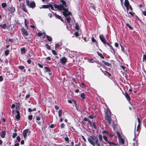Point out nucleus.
I'll return each instance as SVG.
<instances>
[{"mask_svg":"<svg viewBox=\"0 0 146 146\" xmlns=\"http://www.w3.org/2000/svg\"><path fill=\"white\" fill-rule=\"evenodd\" d=\"M89 142L93 146H95L96 144H97L98 142V140L97 137L94 135L90 136L88 138Z\"/></svg>","mask_w":146,"mask_h":146,"instance_id":"nucleus-1","label":"nucleus"},{"mask_svg":"<svg viewBox=\"0 0 146 146\" xmlns=\"http://www.w3.org/2000/svg\"><path fill=\"white\" fill-rule=\"evenodd\" d=\"M104 112L106 114L105 119L107 121L108 123L110 125L111 123V113L109 110L107 109L105 110Z\"/></svg>","mask_w":146,"mask_h":146,"instance_id":"nucleus-2","label":"nucleus"},{"mask_svg":"<svg viewBox=\"0 0 146 146\" xmlns=\"http://www.w3.org/2000/svg\"><path fill=\"white\" fill-rule=\"evenodd\" d=\"M57 9L60 11L62 10L64 11L62 13L63 15L65 17H66L69 15H72L71 13L68 11L67 9L65 8L64 7V6H63L62 5H59Z\"/></svg>","mask_w":146,"mask_h":146,"instance_id":"nucleus-3","label":"nucleus"},{"mask_svg":"<svg viewBox=\"0 0 146 146\" xmlns=\"http://www.w3.org/2000/svg\"><path fill=\"white\" fill-rule=\"evenodd\" d=\"M99 38L102 42H103L104 45L107 44L109 47L111 45L106 40L104 35L103 34L100 35L99 36Z\"/></svg>","mask_w":146,"mask_h":146,"instance_id":"nucleus-4","label":"nucleus"},{"mask_svg":"<svg viewBox=\"0 0 146 146\" xmlns=\"http://www.w3.org/2000/svg\"><path fill=\"white\" fill-rule=\"evenodd\" d=\"M27 5L29 7L33 9L34 8L36 7V4L34 1H32L29 3V1L27 0L26 1Z\"/></svg>","mask_w":146,"mask_h":146,"instance_id":"nucleus-5","label":"nucleus"},{"mask_svg":"<svg viewBox=\"0 0 146 146\" xmlns=\"http://www.w3.org/2000/svg\"><path fill=\"white\" fill-rule=\"evenodd\" d=\"M67 58L65 57H63L60 59L59 62L63 65L65 64L67 62Z\"/></svg>","mask_w":146,"mask_h":146,"instance_id":"nucleus-6","label":"nucleus"},{"mask_svg":"<svg viewBox=\"0 0 146 146\" xmlns=\"http://www.w3.org/2000/svg\"><path fill=\"white\" fill-rule=\"evenodd\" d=\"M28 132H29V134H30L31 133V131H29V129H27L23 131V135L24 138H26L27 134Z\"/></svg>","mask_w":146,"mask_h":146,"instance_id":"nucleus-7","label":"nucleus"},{"mask_svg":"<svg viewBox=\"0 0 146 146\" xmlns=\"http://www.w3.org/2000/svg\"><path fill=\"white\" fill-rule=\"evenodd\" d=\"M123 94L125 96L127 100L130 103V101L131 100V98L129 95L128 94L127 92H125V93H123Z\"/></svg>","mask_w":146,"mask_h":146,"instance_id":"nucleus-8","label":"nucleus"},{"mask_svg":"<svg viewBox=\"0 0 146 146\" xmlns=\"http://www.w3.org/2000/svg\"><path fill=\"white\" fill-rule=\"evenodd\" d=\"M20 7L21 9H22L24 12L27 13L28 10L26 8V6L24 3H23L22 5H20Z\"/></svg>","mask_w":146,"mask_h":146,"instance_id":"nucleus-9","label":"nucleus"},{"mask_svg":"<svg viewBox=\"0 0 146 146\" xmlns=\"http://www.w3.org/2000/svg\"><path fill=\"white\" fill-rule=\"evenodd\" d=\"M21 31L22 34L26 36L28 35V34L27 31L24 28H22L21 29Z\"/></svg>","mask_w":146,"mask_h":146,"instance_id":"nucleus-10","label":"nucleus"},{"mask_svg":"<svg viewBox=\"0 0 146 146\" xmlns=\"http://www.w3.org/2000/svg\"><path fill=\"white\" fill-rule=\"evenodd\" d=\"M16 112L17 113V115L15 116V117L16 119L19 120L20 118V113L19 110H16Z\"/></svg>","mask_w":146,"mask_h":146,"instance_id":"nucleus-11","label":"nucleus"},{"mask_svg":"<svg viewBox=\"0 0 146 146\" xmlns=\"http://www.w3.org/2000/svg\"><path fill=\"white\" fill-rule=\"evenodd\" d=\"M55 16L58 19L60 20L62 22H64V20L62 18L60 15L55 13L54 14Z\"/></svg>","mask_w":146,"mask_h":146,"instance_id":"nucleus-12","label":"nucleus"},{"mask_svg":"<svg viewBox=\"0 0 146 146\" xmlns=\"http://www.w3.org/2000/svg\"><path fill=\"white\" fill-rule=\"evenodd\" d=\"M8 11L10 13H13L15 11V9L14 7H11L9 9Z\"/></svg>","mask_w":146,"mask_h":146,"instance_id":"nucleus-13","label":"nucleus"},{"mask_svg":"<svg viewBox=\"0 0 146 146\" xmlns=\"http://www.w3.org/2000/svg\"><path fill=\"white\" fill-rule=\"evenodd\" d=\"M44 68L45 69V72H48L49 74L50 75L52 73H50L51 70L48 67L46 66H45Z\"/></svg>","mask_w":146,"mask_h":146,"instance_id":"nucleus-14","label":"nucleus"},{"mask_svg":"<svg viewBox=\"0 0 146 146\" xmlns=\"http://www.w3.org/2000/svg\"><path fill=\"white\" fill-rule=\"evenodd\" d=\"M6 134V132L5 131H2L0 135L1 137L2 138H4L5 137Z\"/></svg>","mask_w":146,"mask_h":146,"instance_id":"nucleus-15","label":"nucleus"},{"mask_svg":"<svg viewBox=\"0 0 146 146\" xmlns=\"http://www.w3.org/2000/svg\"><path fill=\"white\" fill-rule=\"evenodd\" d=\"M91 41L92 42H95L96 44V46L97 47L98 46V44L97 42V41L96 40V39L94 38L93 37H92L91 38Z\"/></svg>","mask_w":146,"mask_h":146,"instance_id":"nucleus-16","label":"nucleus"},{"mask_svg":"<svg viewBox=\"0 0 146 146\" xmlns=\"http://www.w3.org/2000/svg\"><path fill=\"white\" fill-rule=\"evenodd\" d=\"M16 110H19V111L21 107V105L19 103H16Z\"/></svg>","mask_w":146,"mask_h":146,"instance_id":"nucleus-17","label":"nucleus"},{"mask_svg":"<svg viewBox=\"0 0 146 146\" xmlns=\"http://www.w3.org/2000/svg\"><path fill=\"white\" fill-rule=\"evenodd\" d=\"M60 2L62 3V6H64V7H67V5L66 2L64 0H61Z\"/></svg>","mask_w":146,"mask_h":146,"instance_id":"nucleus-18","label":"nucleus"},{"mask_svg":"<svg viewBox=\"0 0 146 146\" xmlns=\"http://www.w3.org/2000/svg\"><path fill=\"white\" fill-rule=\"evenodd\" d=\"M124 5L126 7H127L130 5L128 0H125Z\"/></svg>","mask_w":146,"mask_h":146,"instance_id":"nucleus-19","label":"nucleus"},{"mask_svg":"<svg viewBox=\"0 0 146 146\" xmlns=\"http://www.w3.org/2000/svg\"><path fill=\"white\" fill-rule=\"evenodd\" d=\"M119 142L120 144H123L124 143V139L121 138V137H120V138H119Z\"/></svg>","mask_w":146,"mask_h":146,"instance_id":"nucleus-20","label":"nucleus"},{"mask_svg":"<svg viewBox=\"0 0 146 146\" xmlns=\"http://www.w3.org/2000/svg\"><path fill=\"white\" fill-rule=\"evenodd\" d=\"M21 54H25L26 52V50L25 47L22 48L21 49Z\"/></svg>","mask_w":146,"mask_h":146,"instance_id":"nucleus-21","label":"nucleus"},{"mask_svg":"<svg viewBox=\"0 0 146 146\" xmlns=\"http://www.w3.org/2000/svg\"><path fill=\"white\" fill-rule=\"evenodd\" d=\"M46 37L48 41L51 42L52 41V38L50 36L46 35Z\"/></svg>","mask_w":146,"mask_h":146,"instance_id":"nucleus-22","label":"nucleus"},{"mask_svg":"<svg viewBox=\"0 0 146 146\" xmlns=\"http://www.w3.org/2000/svg\"><path fill=\"white\" fill-rule=\"evenodd\" d=\"M112 127H113L114 130L116 131L117 125L115 124L114 122H113V123Z\"/></svg>","mask_w":146,"mask_h":146,"instance_id":"nucleus-23","label":"nucleus"},{"mask_svg":"<svg viewBox=\"0 0 146 146\" xmlns=\"http://www.w3.org/2000/svg\"><path fill=\"white\" fill-rule=\"evenodd\" d=\"M102 62L104 63L105 65H106L108 66H110L111 65V64L110 63L106 62L104 60H102Z\"/></svg>","mask_w":146,"mask_h":146,"instance_id":"nucleus-24","label":"nucleus"},{"mask_svg":"<svg viewBox=\"0 0 146 146\" xmlns=\"http://www.w3.org/2000/svg\"><path fill=\"white\" fill-rule=\"evenodd\" d=\"M75 28V29L77 31H78L80 29V27L78 25V23H76Z\"/></svg>","mask_w":146,"mask_h":146,"instance_id":"nucleus-25","label":"nucleus"},{"mask_svg":"<svg viewBox=\"0 0 146 146\" xmlns=\"http://www.w3.org/2000/svg\"><path fill=\"white\" fill-rule=\"evenodd\" d=\"M105 72H106V73L104 74L105 75L107 76L108 77H110L111 76V74L110 73L108 72L107 71V70H106L105 71Z\"/></svg>","mask_w":146,"mask_h":146,"instance_id":"nucleus-26","label":"nucleus"},{"mask_svg":"<svg viewBox=\"0 0 146 146\" xmlns=\"http://www.w3.org/2000/svg\"><path fill=\"white\" fill-rule=\"evenodd\" d=\"M110 49H111L112 50L113 52H112V53L114 55H115V50L114 49L113 47L111 45L110 46Z\"/></svg>","mask_w":146,"mask_h":146,"instance_id":"nucleus-27","label":"nucleus"},{"mask_svg":"<svg viewBox=\"0 0 146 146\" xmlns=\"http://www.w3.org/2000/svg\"><path fill=\"white\" fill-rule=\"evenodd\" d=\"M62 110H60L58 111V114L59 117H60L62 115Z\"/></svg>","mask_w":146,"mask_h":146,"instance_id":"nucleus-28","label":"nucleus"},{"mask_svg":"<svg viewBox=\"0 0 146 146\" xmlns=\"http://www.w3.org/2000/svg\"><path fill=\"white\" fill-rule=\"evenodd\" d=\"M66 20L67 21L68 23H70V21L71 20L70 17H67L66 18Z\"/></svg>","mask_w":146,"mask_h":146,"instance_id":"nucleus-29","label":"nucleus"},{"mask_svg":"<svg viewBox=\"0 0 146 146\" xmlns=\"http://www.w3.org/2000/svg\"><path fill=\"white\" fill-rule=\"evenodd\" d=\"M97 53L98 55L99 56H100L101 58L102 59L104 58V57L102 55V54L101 53H99V52H97Z\"/></svg>","mask_w":146,"mask_h":146,"instance_id":"nucleus-30","label":"nucleus"},{"mask_svg":"<svg viewBox=\"0 0 146 146\" xmlns=\"http://www.w3.org/2000/svg\"><path fill=\"white\" fill-rule=\"evenodd\" d=\"M9 53V50L8 49L6 50L5 51V53L6 56H8Z\"/></svg>","mask_w":146,"mask_h":146,"instance_id":"nucleus-31","label":"nucleus"},{"mask_svg":"<svg viewBox=\"0 0 146 146\" xmlns=\"http://www.w3.org/2000/svg\"><path fill=\"white\" fill-rule=\"evenodd\" d=\"M125 24L126 26L128 27L130 29L132 30L133 29V28L128 23H126Z\"/></svg>","mask_w":146,"mask_h":146,"instance_id":"nucleus-32","label":"nucleus"},{"mask_svg":"<svg viewBox=\"0 0 146 146\" xmlns=\"http://www.w3.org/2000/svg\"><path fill=\"white\" fill-rule=\"evenodd\" d=\"M91 5L90 7V8L91 9H93L94 10H95V7L94 6V4L92 3H90Z\"/></svg>","mask_w":146,"mask_h":146,"instance_id":"nucleus-33","label":"nucleus"},{"mask_svg":"<svg viewBox=\"0 0 146 146\" xmlns=\"http://www.w3.org/2000/svg\"><path fill=\"white\" fill-rule=\"evenodd\" d=\"M103 138L104 140L106 142L108 143V141H109L108 140V138L106 136L104 135L103 136Z\"/></svg>","mask_w":146,"mask_h":146,"instance_id":"nucleus-34","label":"nucleus"},{"mask_svg":"<svg viewBox=\"0 0 146 146\" xmlns=\"http://www.w3.org/2000/svg\"><path fill=\"white\" fill-rule=\"evenodd\" d=\"M115 131L116 132V133L117 135V136H118V138H120V137H121V136L119 132V131H117V130H116V131Z\"/></svg>","mask_w":146,"mask_h":146,"instance_id":"nucleus-35","label":"nucleus"},{"mask_svg":"<svg viewBox=\"0 0 146 146\" xmlns=\"http://www.w3.org/2000/svg\"><path fill=\"white\" fill-rule=\"evenodd\" d=\"M98 138L99 139V141L100 142H101L102 141V137L101 135H99L98 136Z\"/></svg>","mask_w":146,"mask_h":146,"instance_id":"nucleus-36","label":"nucleus"},{"mask_svg":"<svg viewBox=\"0 0 146 146\" xmlns=\"http://www.w3.org/2000/svg\"><path fill=\"white\" fill-rule=\"evenodd\" d=\"M7 4L5 3H2L1 4V6L3 8H4L7 6Z\"/></svg>","mask_w":146,"mask_h":146,"instance_id":"nucleus-37","label":"nucleus"},{"mask_svg":"<svg viewBox=\"0 0 146 146\" xmlns=\"http://www.w3.org/2000/svg\"><path fill=\"white\" fill-rule=\"evenodd\" d=\"M80 97L83 99H85V95L84 93H82L81 94Z\"/></svg>","mask_w":146,"mask_h":146,"instance_id":"nucleus-38","label":"nucleus"},{"mask_svg":"<svg viewBox=\"0 0 146 146\" xmlns=\"http://www.w3.org/2000/svg\"><path fill=\"white\" fill-rule=\"evenodd\" d=\"M141 129V125H137V131H140Z\"/></svg>","mask_w":146,"mask_h":146,"instance_id":"nucleus-39","label":"nucleus"},{"mask_svg":"<svg viewBox=\"0 0 146 146\" xmlns=\"http://www.w3.org/2000/svg\"><path fill=\"white\" fill-rule=\"evenodd\" d=\"M18 68L20 70H23L24 68L25 67L23 66H18Z\"/></svg>","mask_w":146,"mask_h":146,"instance_id":"nucleus-40","label":"nucleus"},{"mask_svg":"<svg viewBox=\"0 0 146 146\" xmlns=\"http://www.w3.org/2000/svg\"><path fill=\"white\" fill-rule=\"evenodd\" d=\"M45 46H46V47L49 50H50V49H51V47L50 46H49V45H48V44H45Z\"/></svg>","mask_w":146,"mask_h":146,"instance_id":"nucleus-41","label":"nucleus"},{"mask_svg":"<svg viewBox=\"0 0 146 146\" xmlns=\"http://www.w3.org/2000/svg\"><path fill=\"white\" fill-rule=\"evenodd\" d=\"M143 61H145L146 62V54H144L143 56Z\"/></svg>","mask_w":146,"mask_h":146,"instance_id":"nucleus-42","label":"nucleus"},{"mask_svg":"<svg viewBox=\"0 0 146 146\" xmlns=\"http://www.w3.org/2000/svg\"><path fill=\"white\" fill-rule=\"evenodd\" d=\"M74 35L76 37H78L79 36V35L78 34V32H76L74 33Z\"/></svg>","mask_w":146,"mask_h":146,"instance_id":"nucleus-43","label":"nucleus"},{"mask_svg":"<svg viewBox=\"0 0 146 146\" xmlns=\"http://www.w3.org/2000/svg\"><path fill=\"white\" fill-rule=\"evenodd\" d=\"M108 143H109L110 145H117V144H116L115 143H114L113 142H111L110 141H108Z\"/></svg>","mask_w":146,"mask_h":146,"instance_id":"nucleus-44","label":"nucleus"},{"mask_svg":"<svg viewBox=\"0 0 146 146\" xmlns=\"http://www.w3.org/2000/svg\"><path fill=\"white\" fill-rule=\"evenodd\" d=\"M42 8H43L47 9L49 8V5H42Z\"/></svg>","mask_w":146,"mask_h":146,"instance_id":"nucleus-45","label":"nucleus"},{"mask_svg":"<svg viewBox=\"0 0 146 146\" xmlns=\"http://www.w3.org/2000/svg\"><path fill=\"white\" fill-rule=\"evenodd\" d=\"M49 7L52 10H54V7H53V5H52L50 4H49ZM48 8L50 10V8Z\"/></svg>","mask_w":146,"mask_h":146,"instance_id":"nucleus-46","label":"nucleus"},{"mask_svg":"<svg viewBox=\"0 0 146 146\" xmlns=\"http://www.w3.org/2000/svg\"><path fill=\"white\" fill-rule=\"evenodd\" d=\"M33 117V116L32 115H29L28 116V119L30 120H31L32 119Z\"/></svg>","mask_w":146,"mask_h":146,"instance_id":"nucleus-47","label":"nucleus"},{"mask_svg":"<svg viewBox=\"0 0 146 146\" xmlns=\"http://www.w3.org/2000/svg\"><path fill=\"white\" fill-rule=\"evenodd\" d=\"M137 119L138 122V125H141V121L140 120V119L139 117H137Z\"/></svg>","mask_w":146,"mask_h":146,"instance_id":"nucleus-48","label":"nucleus"},{"mask_svg":"<svg viewBox=\"0 0 146 146\" xmlns=\"http://www.w3.org/2000/svg\"><path fill=\"white\" fill-rule=\"evenodd\" d=\"M108 134L110 136V137L111 138H112L113 136L114 135V134L113 133H108Z\"/></svg>","mask_w":146,"mask_h":146,"instance_id":"nucleus-49","label":"nucleus"},{"mask_svg":"<svg viewBox=\"0 0 146 146\" xmlns=\"http://www.w3.org/2000/svg\"><path fill=\"white\" fill-rule=\"evenodd\" d=\"M93 126L95 129H97V127L96 125V123L95 122H94L92 124Z\"/></svg>","mask_w":146,"mask_h":146,"instance_id":"nucleus-50","label":"nucleus"},{"mask_svg":"<svg viewBox=\"0 0 146 146\" xmlns=\"http://www.w3.org/2000/svg\"><path fill=\"white\" fill-rule=\"evenodd\" d=\"M52 52L53 54L54 55H57V53L54 50H52Z\"/></svg>","mask_w":146,"mask_h":146,"instance_id":"nucleus-51","label":"nucleus"},{"mask_svg":"<svg viewBox=\"0 0 146 146\" xmlns=\"http://www.w3.org/2000/svg\"><path fill=\"white\" fill-rule=\"evenodd\" d=\"M66 142L67 143H68L69 142V139L67 137H66L64 138Z\"/></svg>","mask_w":146,"mask_h":146,"instance_id":"nucleus-52","label":"nucleus"},{"mask_svg":"<svg viewBox=\"0 0 146 146\" xmlns=\"http://www.w3.org/2000/svg\"><path fill=\"white\" fill-rule=\"evenodd\" d=\"M17 135V134L16 133H13V135H12V137L13 138H15L16 136Z\"/></svg>","mask_w":146,"mask_h":146,"instance_id":"nucleus-53","label":"nucleus"},{"mask_svg":"<svg viewBox=\"0 0 146 146\" xmlns=\"http://www.w3.org/2000/svg\"><path fill=\"white\" fill-rule=\"evenodd\" d=\"M42 35V33L41 32H39L37 33V35L38 36H41Z\"/></svg>","mask_w":146,"mask_h":146,"instance_id":"nucleus-54","label":"nucleus"},{"mask_svg":"<svg viewBox=\"0 0 146 146\" xmlns=\"http://www.w3.org/2000/svg\"><path fill=\"white\" fill-rule=\"evenodd\" d=\"M52 5H54V6L55 8H57V9L58 8L59 5H56V4H55L54 3H52Z\"/></svg>","mask_w":146,"mask_h":146,"instance_id":"nucleus-55","label":"nucleus"},{"mask_svg":"<svg viewBox=\"0 0 146 146\" xmlns=\"http://www.w3.org/2000/svg\"><path fill=\"white\" fill-rule=\"evenodd\" d=\"M7 25L6 24H4L3 25V26H2V28H3L4 29H5Z\"/></svg>","mask_w":146,"mask_h":146,"instance_id":"nucleus-56","label":"nucleus"},{"mask_svg":"<svg viewBox=\"0 0 146 146\" xmlns=\"http://www.w3.org/2000/svg\"><path fill=\"white\" fill-rule=\"evenodd\" d=\"M15 40L14 39H13V38H9V41H10L11 42H13Z\"/></svg>","mask_w":146,"mask_h":146,"instance_id":"nucleus-57","label":"nucleus"},{"mask_svg":"<svg viewBox=\"0 0 146 146\" xmlns=\"http://www.w3.org/2000/svg\"><path fill=\"white\" fill-rule=\"evenodd\" d=\"M40 119V116H36V120L38 121Z\"/></svg>","mask_w":146,"mask_h":146,"instance_id":"nucleus-58","label":"nucleus"},{"mask_svg":"<svg viewBox=\"0 0 146 146\" xmlns=\"http://www.w3.org/2000/svg\"><path fill=\"white\" fill-rule=\"evenodd\" d=\"M30 95L29 94L25 96L26 99L29 98L30 97Z\"/></svg>","mask_w":146,"mask_h":146,"instance_id":"nucleus-59","label":"nucleus"},{"mask_svg":"<svg viewBox=\"0 0 146 146\" xmlns=\"http://www.w3.org/2000/svg\"><path fill=\"white\" fill-rule=\"evenodd\" d=\"M72 101L74 103V105H75V106L76 107V101L75 100H72Z\"/></svg>","mask_w":146,"mask_h":146,"instance_id":"nucleus-60","label":"nucleus"},{"mask_svg":"<svg viewBox=\"0 0 146 146\" xmlns=\"http://www.w3.org/2000/svg\"><path fill=\"white\" fill-rule=\"evenodd\" d=\"M17 139L19 142H20L21 140V138L20 136H18L17 137Z\"/></svg>","mask_w":146,"mask_h":146,"instance_id":"nucleus-61","label":"nucleus"},{"mask_svg":"<svg viewBox=\"0 0 146 146\" xmlns=\"http://www.w3.org/2000/svg\"><path fill=\"white\" fill-rule=\"evenodd\" d=\"M120 46L121 48V50L123 52H124V48L122 45H120Z\"/></svg>","mask_w":146,"mask_h":146,"instance_id":"nucleus-62","label":"nucleus"},{"mask_svg":"<svg viewBox=\"0 0 146 146\" xmlns=\"http://www.w3.org/2000/svg\"><path fill=\"white\" fill-rule=\"evenodd\" d=\"M65 126V125L64 123H62L61 124V128H64Z\"/></svg>","mask_w":146,"mask_h":146,"instance_id":"nucleus-63","label":"nucleus"},{"mask_svg":"<svg viewBox=\"0 0 146 146\" xmlns=\"http://www.w3.org/2000/svg\"><path fill=\"white\" fill-rule=\"evenodd\" d=\"M38 66L40 68H43V66L41 64H40L39 63H38L37 64Z\"/></svg>","mask_w":146,"mask_h":146,"instance_id":"nucleus-64","label":"nucleus"}]
</instances>
